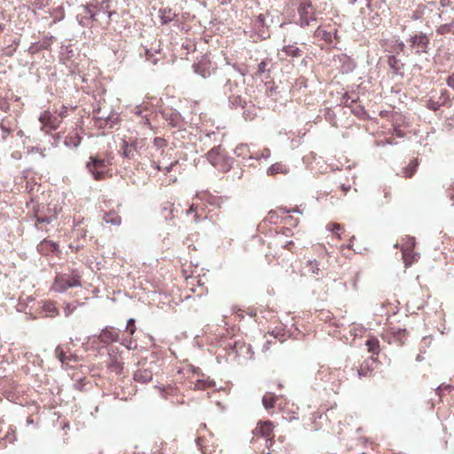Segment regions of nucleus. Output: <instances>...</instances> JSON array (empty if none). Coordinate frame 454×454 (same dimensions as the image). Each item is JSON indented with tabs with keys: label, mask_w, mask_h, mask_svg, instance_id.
Instances as JSON below:
<instances>
[{
	"label": "nucleus",
	"mask_w": 454,
	"mask_h": 454,
	"mask_svg": "<svg viewBox=\"0 0 454 454\" xmlns=\"http://www.w3.org/2000/svg\"><path fill=\"white\" fill-rule=\"evenodd\" d=\"M176 18V13L171 9H160V19L161 24H168Z\"/></svg>",
	"instance_id": "nucleus-22"
},
{
	"label": "nucleus",
	"mask_w": 454,
	"mask_h": 454,
	"mask_svg": "<svg viewBox=\"0 0 454 454\" xmlns=\"http://www.w3.org/2000/svg\"><path fill=\"white\" fill-rule=\"evenodd\" d=\"M245 72L235 65L216 74L215 81L222 86L223 93L227 97L230 106L245 107L244 98Z\"/></svg>",
	"instance_id": "nucleus-1"
},
{
	"label": "nucleus",
	"mask_w": 454,
	"mask_h": 454,
	"mask_svg": "<svg viewBox=\"0 0 454 454\" xmlns=\"http://www.w3.org/2000/svg\"><path fill=\"white\" fill-rule=\"evenodd\" d=\"M398 46L400 47V49L403 51V48H404V43L403 42H401Z\"/></svg>",
	"instance_id": "nucleus-62"
},
{
	"label": "nucleus",
	"mask_w": 454,
	"mask_h": 454,
	"mask_svg": "<svg viewBox=\"0 0 454 454\" xmlns=\"http://www.w3.org/2000/svg\"><path fill=\"white\" fill-rule=\"evenodd\" d=\"M314 264H315V265H313V264L311 263V271H312V273H313V274L317 275V274H319V270H319V268H318V266H317V262H315V263H314Z\"/></svg>",
	"instance_id": "nucleus-51"
},
{
	"label": "nucleus",
	"mask_w": 454,
	"mask_h": 454,
	"mask_svg": "<svg viewBox=\"0 0 454 454\" xmlns=\"http://www.w3.org/2000/svg\"><path fill=\"white\" fill-rule=\"evenodd\" d=\"M67 107L63 106L61 111L59 112V116L61 118H63V117H65L67 115Z\"/></svg>",
	"instance_id": "nucleus-52"
},
{
	"label": "nucleus",
	"mask_w": 454,
	"mask_h": 454,
	"mask_svg": "<svg viewBox=\"0 0 454 454\" xmlns=\"http://www.w3.org/2000/svg\"><path fill=\"white\" fill-rule=\"evenodd\" d=\"M153 54L150 51V50L146 49L145 50V57H146V59L149 60V61H152L154 65L157 63V60L156 59H152Z\"/></svg>",
	"instance_id": "nucleus-49"
},
{
	"label": "nucleus",
	"mask_w": 454,
	"mask_h": 454,
	"mask_svg": "<svg viewBox=\"0 0 454 454\" xmlns=\"http://www.w3.org/2000/svg\"><path fill=\"white\" fill-rule=\"evenodd\" d=\"M406 331L404 329H400L398 330V332L396 333V335L398 338H402V336H403L405 334Z\"/></svg>",
	"instance_id": "nucleus-53"
},
{
	"label": "nucleus",
	"mask_w": 454,
	"mask_h": 454,
	"mask_svg": "<svg viewBox=\"0 0 454 454\" xmlns=\"http://www.w3.org/2000/svg\"><path fill=\"white\" fill-rule=\"evenodd\" d=\"M366 346L370 352L373 354L379 352V341L377 339H369L366 340Z\"/></svg>",
	"instance_id": "nucleus-32"
},
{
	"label": "nucleus",
	"mask_w": 454,
	"mask_h": 454,
	"mask_svg": "<svg viewBox=\"0 0 454 454\" xmlns=\"http://www.w3.org/2000/svg\"><path fill=\"white\" fill-rule=\"evenodd\" d=\"M1 129L4 133L3 138L5 139L6 137L11 133V129L5 127L3 123L0 125Z\"/></svg>",
	"instance_id": "nucleus-50"
},
{
	"label": "nucleus",
	"mask_w": 454,
	"mask_h": 454,
	"mask_svg": "<svg viewBox=\"0 0 454 454\" xmlns=\"http://www.w3.org/2000/svg\"><path fill=\"white\" fill-rule=\"evenodd\" d=\"M37 250L43 255H59L60 254L59 245L45 239L37 245Z\"/></svg>",
	"instance_id": "nucleus-11"
},
{
	"label": "nucleus",
	"mask_w": 454,
	"mask_h": 454,
	"mask_svg": "<svg viewBox=\"0 0 454 454\" xmlns=\"http://www.w3.org/2000/svg\"><path fill=\"white\" fill-rule=\"evenodd\" d=\"M270 64V60H269V59H264V60L261 61L258 64L257 74L262 75V74H264L266 72H270V67H269Z\"/></svg>",
	"instance_id": "nucleus-30"
},
{
	"label": "nucleus",
	"mask_w": 454,
	"mask_h": 454,
	"mask_svg": "<svg viewBox=\"0 0 454 454\" xmlns=\"http://www.w3.org/2000/svg\"><path fill=\"white\" fill-rule=\"evenodd\" d=\"M349 189H350V186H349V185H345V184H342V185H341V190H342L345 193H347V192L349 191Z\"/></svg>",
	"instance_id": "nucleus-55"
},
{
	"label": "nucleus",
	"mask_w": 454,
	"mask_h": 454,
	"mask_svg": "<svg viewBox=\"0 0 454 454\" xmlns=\"http://www.w3.org/2000/svg\"><path fill=\"white\" fill-rule=\"evenodd\" d=\"M72 360L76 361V356L71 354V355L67 356V361H72Z\"/></svg>",
	"instance_id": "nucleus-56"
},
{
	"label": "nucleus",
	"mask_w": 454,
	"mask_h": 454,
	"mask_svg": "<svg viewBox=\"0 0 454 454\" xmlns=\"http://www.w3.org/2000/svg\"><path fill=\"white\" fill-rule=\"evenodd\" d=\"M80 143H81V137L77 134H74V136L67 137L65 140V144L67 146L77 147L80 145Z\"/></svg>",
	"instance_id": "nucleus-29"
},
{
	"label": "nucleus",
	"mask_w": 454,
	"mask_h": 454,
	"mask_svg": "<svg viewBox=\"0 0 454 454\" xmlns=\"http://www.w3.org/2000/svg\"><path fill=\"white\" fill-rule=\"evenodd\" d=\"M95 124L99 129H106L113 128L115 120H117V116L115 114L112 113L111 114L106 115L105 114H101V109L95 111Z\"/></svg>",
	"instance_id": "nucleus-9"
},
{
	"label": "nucleus",
	"mask_w": 454,
	"mask_h": 454,
	"mask_svg": "<svg viewBox=\"0 0 454 454\" xmlns=\"http://www.w3.org/2000/svg\"><path fill=\"white\" fill-rule=\"evenodd\" d=\"M193 213V222L199 223L201 220V216L198 212V207L192 204L187 210L186 215H189L190 214Z\"/></svg>",
	"instance_id": "nucleus-33"
},
{
	"label": "nucleus",
	"mask_w": 454,
	"mask_h": 454,
	"mask_svg": "<svg viewBox=\"0 0 454 454\" xmlns=\"http://www.w3.org/2000/svg\"><path fill=\"white\" fill-rule=\"evenodd\" d=\"M408 43L411 48L415 50L417 54L427 53L428 51L429 38L424 33L411 35Z\"/></svg>",
	"instance_id": "nucleus-8"
},
{
	"label": "nucleus",
	"mask_w": 454,
	"mask_h": 454,
	"mask_svg": "<svg viewBox=\"0 0 454 454\" xmlns=\"http://www.w3.org/2000/svg\"><path fill=\"white\" fill-rule=\"evenodd\" d=\"M350 108L351 112L357 117L363 118L366 114L364 108L360 105L354 104Z\"/></svg>",
	"instance_id": "nucleus-34"
},
{
	"label": "nucleus",
	"mask_w": 454,
	"mask_h": 454,
	"mask_svg": "<svg viewBox=\"0 0 454 454\" xmlns=\"http://www.w3.org/2000/svg\"><path fill=\"white\" fill-rule=\"evenodd\" d=\"M126 330L129 332L131 335H133L137 330L135 325V319L129 318L127 322Z\"/></svg>",
	"instance_id": "nucleus-43"
},
{
	"label": "nucleus",
	"mask_w": 454,
	"mask_h": 454,
	"mask_svg": "<svg viewBox=\"0 0 454 454\" xmlns=\"http://www.w3.org/2000/svg\"><path fill=\"white\" fill-rule=\"evenodd\" d=\"M270 149L264 148L260 154L256 153L254 155H253V154L249 155V159H255V160L268 159V158H270Z\"/></svg>",
	"instance_id": "nucleus-38"
},
{
	"label": "nucleus",
	"mask_w": 454,
	"mask_h": 454,
	"mask_svg": "<svg viewBox=\"0 0 454 454\" xmlns=\"http://www.w3.org/2000/svg\"><path fill=\"white\" fill-rule=\"evenodd\" d=\"M329 231H337L342 229V227L339 223H329L326 226Z\"/></svg>",
	"instance_id": "nucleus-47"
},
{
	"label": "nucleus",
	"mask_w": 454,
	"mask_h": 454,
	"mask_svg": "<svg viewBox=\"0 0 454 454\" xmlns=\"http://www.w3.org/2000/svg\"><path fill=\"white\" fill-rule=\"evenodd\" d=\"M81 281L78 276L59 275L56 277L54 289L63 293L70 287L80 286Z\"/></svg>",
	"instance_id": "nucleus-7"
},
{
	"label": "nucleus",
	"mask_w": 454,
	"mask_h": 454,
	"mask_svg": "<svg viewBox=\"0 0 454 454\" xmlns=\"http://www.w3.org/2000/svg\"><path fill=\"white\" fill-rule=\"evenodd\" d=\"M249 149L247 145H240L236 147L235 153L238 157H245Z\"/></svg>",
	"instance_id": "nucleus-40"
},
{
	"label": "nucleus",
	"mask_w": 454,
	"mask_h": 454,
	"mask_svg": "<svg viewBox=\"0 0 454 454\" xmlns=\"http://www.w3.org/2000/svg\"><path fill=\"white\" fill-rule=\"evenodd\" d=\"M153 166H154V167H155V168H156L157 170H159V171L161 169V168H160V166L159 165V163L153 162Z\"/></svg>",
	"instance_id": "nucleus-59"
},
{
	"label": "nucleus",
	"mask_w": 454,
	"mask_h": 454,
	"mask_svg": "<svg viewBox=\"0 0 454 454\" xmlns=\"http://www.w3.org/2000/svg\"><path fill=\"white\" fill-rule=\"evenodd\" d=\"M172 168H173V164H170L169 166L166 167V168H165V171H166V173L170 172V171H171V169H172Z\"/></svg>",
	"instance_id": "nucleus-57"
},
{
	"label": "nucleus",
	"mask_w": 454,
	"mask_h": 454,
	"mask_svg": "<svg viewBox=\"0 0 454 454\" xmlns=\"http://www.w3.org/2000/svg\"><path fill=\"white\" fill-rule=\"evenodd\" d=\"M194 72L200 74L203 78H207L210 75V72L205 69L201 64L193 65Z\"/></svg>",
	"instance_id": "nucleus-36"
},
{
	"label": "nucleus",
	"mask_w": 454,
	"mask_h": 454,
	"mask_svg": "<svg viewBox=\"0 0 454 454\" xmlns=\"http://www.w3.org/2000/svg\"><path fill=\"white\" fill-rule=\"evenodd\" d=\"M163 115L166 121L173 127L182 128L184 125V120L178 112L170 111L169 113L163 114Z\"/></svg>",
	"instance_id": "nucleus-15"
},
{
	"label": "nucleus",
	"mask_w": 454,
	"mask_h": 454,
	"mask_svg": "<svg viewBox=\"0 0 454 454\" xmlns=\"http://www.w3.org/2000/svg\"><path fill=\"white\" fill-rule=\"evenodd\" d=\"M395 132H396V135L398 137H403V134L400 130H396Z\"/></svg>",
	"instance_id": "nucleus-63"
},
{
	"label": "nucleus",
	"mask_w": 454,
	"mask_h": 454,
	"mask_svg": "<svg viewBox=\"0 0 454 454\" xmlns=\"http://www.w3.org/2000/svg\"><path fill=\"white\" fill-rule=\"evenodd\" d=\"M388 66L392 72L396 75H403V62L397 59L395 56L392 55L388 57L387 60Z\"/></svg>",
	"instance_id": "nucleus-17"
},
{
	"label": "nucleus",
	"mask_w": 454,
	"mask_h": 454,
	"mask_svg": "<svg viewBox=\"0 0 454 454\" xmlns=\"http://www.w3.org/2000/svg\"><path fill=\"white\" fill-rule=\"evenodd\" d=\"M282 51L286 53V56L293 58H299L302 54V51L298 48L295 44L286 45L282 48Z\"/></svg>",
	"instance_id": "nucleus-21"
},
{
	"label": "nucleus",
	"mask_w": 454,
	"mask_h": 454,
	"mask_svg": "<svg viewBox=\"0 0 454 454\" xmlns=\"http://www.w3.org/2000/svg\"><path fill=\"white\" fill-rule=\"evenodd\" d=\"M272 23V19L268 20V14H259L254 21V27L257 30L258 34L263 37L267 38L269 35L267 34L265 28H268Z\"/></svg>",
	"instance_id": "nucleus-10"
},
{
	"label": "nucleus",
	"mask_w": 454,
	"mask_h": 454,
	"mask_svg": "<svg viewBox=\"0 0 454 454\" xmlns=\"http://www.w3.org/2000/svg\"><path fill=\"white\" fill-rule=\"evenodd\" d=\"M35 226L37 230L47 231L46 226L57 221L58 208L56 206H41L34 210Z\"/></svg>",
	"instance_id": "nucleus-2"
},
{
	"label": "nucleus",
	"mask_w": 454,
	"mask_h": 454,
	"mask_svg": "<svg viewBox=\"0 0 454 454\" xmlns=\"http://www.w3.org/2000/svg\"><path fill=\"white\" fill-rule=\"evenodd\" d=\"M108 369L116 374H121L123 367L121 362H119L116 358H113L108 364Z\"/></svg>",
	"instance_id": "nucleus-27"
},
{
	"label": "nucleus",
	"mask_w": 454,
	"mask_h": 454,
	"mask_svg": "<svg viewBox=\"0 0 454 454\" xmlns=\"http://www.w3.org/2000/svg\"><path fill=\"white\" fill-rule=\"evenodd\" d=\"M153 145L157 149H163L165 146H167V141L162 137H154Z\"/></svg>",
	"instance_id": "nucleus-41"
},
{
	"label": "nucleus",
	"mask_w": 454,
	"mask_h": 454,
	"mask_svg": "<svg viewBox=\"0 0 454 454\" xmlns=\"http://www.w3.org/2000/svg\"><path fill=\"white\" fill-rule=\"evenodd\" d=\"M98 340L105 344L116 342L119 340V334L114 329L106 327L101 331Z\"/></svg>",
	"instance_id": "nucleus-13"
},
{
	"label": "nucleus",
	"mask_w": 454,
	"mask_h": 454,
	"mask_svg": "<svg viewBox=\"0 0 454 454\" xmlns=\"http://www.w3.org/2000/svg\"><path fill=\"white\" fill-rule=\"evenodd\" d=\"M55 355L63 364L67 362V356L60 347L56 348Z\"/></svg>",
	"instance_id": "nucleus-37"
},
{
	"label": "nucleus",
	"mask_w": 454,
	"mask_h": 454,
	"mask_svg": "<svg viewBox=\"0 0 454 454\" xmlns=\"http://www.w3.org/2000/svg\"><path fill=\"white\" fill-rule=\"evenodd\" d=\"M39 121L43 124L41 129L49 133L51 130H55L58 129L57 119L52 118L51 114L49 112H44L39 117Z\"/></svg>",
	"instance_id": "nucleus-12"
},
{
	"label": "nucleus",
	"mask_w": 454,
	"mask_h": 454,
	"mask_svg": "<svg viewBox=\"0 0 454 454\" xmlns=\"http://www.w3.org/2000/svg\"><path fill=\"white\" fill-rule=\"evenodd\" d=\"M96 8H97L96 12H99V17H101L102 15H106V19H107V22H109L114 12L108 11V8H109L108 2H102V4Z\"/></svg>",
	"instance_id": "nucleus-24"
},
{
	"label": "nucleus",
	"mask_w": 454,
	"mask_h": 454,
	"mask_svg": "<svg viewBox=\"0 0 454 454\" xmlns=\"http://www.w3.org/2000/svg\"><path fill=\"white\" fill-rule=\"evenodd\" d=\"M42 309H43V311L45 313L46 317H55L57 315H59V310L53 301H43Z\"/></svg>",
	"instance_id": "nucleus-20"
},
{
	"label": "nucleus",
	"mask_w": 454,
	"mask_h": 454,
	"mask_svg": "<svg viewBox=\"0 0 454 454\" xmlns=\"http://www.w3.org/2000/svg\"><path fill=\"white\" fill-rule=\"evenodd\" d=\"M376 361L373 357H370L363 362L360 368L357 370L359 377H369L372 375L375 369Z\"/></svg>",
	"instance_id": "nucleus-14"
},
{
	"label": "nucleus",
	"mask_w": 454,
	"mask_h": 454,
	"mask_svg": "<svg viewBox=\"0 0 454 454\" xmlns=\"http://www.w3.org/2000/svg\"><path fill=\"white\" fill-rule=\"evenodd\" d=\"M273 427V424L270 420L259 421L254 431L259 432L263 437H268L271 434Z\"/></svg>",
	"instance_id": "nucleus-18"
},
{
	"label": "nucleus",
	"mask_w": 454,
	"mask_h": 454,
	"mask_svg": "<svg viewBox=\"0 0 454 454\" xmlns=\"http://www.w3.org/2000/svg\"><path fill=\"white\" fill-rule=\"evenodd\" d=\"M83 12L85 15H88V20H97L99 17V12L92 11L90 6H83Z\"/></svg>",
	"instance_id": "nucleus-35"
},
{
	"label": "nucleus",
	"mask_w": 454,
	"mask_h": 454,
	"mask_svg": "<svg viewBox=\"0 0 454 454\" xmlns=\"http://www.w3.org/2000/svg\"><path fill=\"white\" fill-rule=\"evenodd\" d=\"M121 344L126 347L129 350H134L137 348V344L136 340L132 339H125L122 340Z\"/></svg>",
	"instance_id": "nucleus-39"
},
{
	"label": "nucleus",
	"mask_w": 454,
	"mask_h": 454,
	"mask_svg": "<svg viewBox=\"0 0 454 454\" xmlns=\"http://www.w3.org/2000/svg\"><path fill=\"white\" fill-rule=\"evenodd\" d=\"M422 359H423V357L420 355L417 356V358H416L417 361L419 362V361H422Z\"/></svg>",
	"instance_id": "nucleus-64"
},
{
	"label": "nucleus",
	"mask_w": 454,
	"mask_h": 454,
	"mask_svg": "<svg viewBox=\"0 0 454 454\" xmlns=\"http://www.w3.org/2000/svg\"><path fill=\"white\" fill-rule=\"evenodd\" d=\"M134 380L140 383H147L153 380V372L148 369H139L133 376Z\"/></svg>",
	"instance_id": "nucleus-16"
},
{
	"label": "nucleus",
	"mask_w": 454,
	"mask_h": 454,
	"mask_svg": "<svg viewBox=\"0 0 454 454\" xmlns=\"http://www.w3.org/2000/svg\"><path fill=\"white\" fill-rule=\"evenodd\" d=\"M28 51L32 53H34L35 51V50L34 49V44L32 46L29 47Z\"/></svg>",
	"instance_id": "nucleus-61"
},
{
	"label": "nucleus",
	"mask_w": 454,
	"mask_h": 454,
	"mask_svg": "<svg viewBox=\"0 0 454 454\" xmlns=\"http://www.w3.org/2000/svg\"><path fill=\"white\" fill-rule=\"evenodd\" d=\"M144 147V139H130L129 141L123 140L121 146L120 154L123 159L129 161L131 160L137 166H138V157L141 155Z\"/></svg>",
	"instance_id": "nucleus-5"
},
{
	"label": "nucleus",
	"mask_w": 454,
	"mask_h": 454,
	"mask_svg": "<svg viewBox=\"0 0 454 454\" xmlns=\"http://www.w3.org/2000/svg\"><path fill=\"white\" fill-rule=\"evenodd\" d=\"M286 213H290V212H297V213H301V211L298 209V208H294L292 210L288 209L286 211Z\"/></svg>",
	"instance_id": "nucleus-58"
},
{
	"label": "nucleus",
	"mask_w": 454,
	"mask_h": 454,
	"mask_svg": "<svg viewBox=\"0 0 454 454\" xmlns=\"http://www.w3.org/2000/svg\"><path fill=\"white\" fill-rule=\"evenodd\" d=\"M111 163L105 159L90 156V160L86 164V168L93 176V178L98 181L104 178L107 167Z\"/></svg>",
	"instance_id": "nucleus-6"
},
{
	"label": "nucleus",
	"mask_w": 454,
	"mask_h": 454,
	"mask_svg": "<svg viewBox=\"0 0 454 454\" xmlns=\"http://www.w3.org/2000/svg\"><path fill=\"white\" fill-rule=\"evenodd\" d=\"M450 0H441L440 1L441 5L443 6V7L450 5Z\"/></svg>",
	"instance_id": "nucleus-54"
},
{
	"label": "nucleus",
	"mask_w": 454,
	"mask_h": 454,
	"mask_svg": "<svg viewBox=\"0 0 454 454\" xmlns=\"http://www.w3.org/2000/svg\"><path fill=\"white\" fill-rule=\"evenodd\" d=\"M298 20L295 24L301 27L310 26L317 20L316 8L310 0H296Z\"/></svg>",
	"instance_id": "nucleus-3"
},
{
	"label": "nucleus",
	"mask_w": 454,
	"mask_h": 454,
	"mask_svg": "<svg viewBox=\"0 0 454 454\" xmlns=\"http://www.w3.org/2000/svg\"><path fill=\"white\" fill-rule=\"evenodd\" d=\"M76 20H77L79 25H81L82 27H90V24L87 22L88 19L86 18V16L78 14L76 16Z\"/></svg>",
	"instance_id": "nucleus-46"
},
{
	"label": "nucleus",
	"mask_w": 454,
	"mask_h": 454,
	"mask_svg": "<svg viewBox=\"0 0 454 454\" xmlns=\"http://www.w3.org/2000/svg\"><path fill=\"white\" fill-rule=\"evenodd\" d=\"M441 106L439 101L435 99V95L432 94L427 101V107L432 111H437Z\"/></svg>",
	"instance_id": "nucleus-28"
},
{
	"label": "nucleus",
	"mask_w": 454,
	"mask_h": 454,
	"mask_svg": "<svg viewBox=\"0 0 454 454\" xmlns=\"http://www.w3.org/2000/svg\"><path fill=\"white\" fill-rule=\"evenodd\" d=\"M5 26L4 24H0V34L4 30Z\"/></svg>",
	"instance_id": "nucleus-60"
},
{
	"label": "nucleus",
	"mask_w": 454,
	"mask_h": 454,
	"mask_svg": "<svg viewBox=\"0 0 454 454\" xmlns=\"http://www.w3.org/2000/svg\"><path fill=\"white\" fill-rule=\"evenodd\" d=\"M357 98H351V97H350V96H348V95H345V96L343 97V103H344V105H345L346 106H348V107H349V108H350V107H352V106H353L354 104H356V102Z\"/></svg>",
	"instance_id": "nucleus-44"
},
{
	"label": "nucleus",
	"mask_w": 454,
	"mask_h": 454,
	"mask_svg": "<svg viewBox=\"0 0 454 454\" xmlns=\"http://www.w3.org/2000/svg\"><path fill=\"white\" fill-rule=\"evenodd\" d=\"M447 85L454 90V73H452L448 78H447Z\"/></svg>",
	"instance_id": "nucleus-48"
},
{
	"label": "nucleus",
	"mask_w": 454,
	"mask_h": 454,
	"mask_svg": "<svg viewBox=\"0 0 454 454\" xmlns=\"http://www.w3.org/2000/svg\"><path fill=\"white\" fill-rule=\"evenodd\" d=\"M452 27V23L450 24H444L437 27L436 32L439 35H444L450 31V28Z\"/></svg>",
	"instance_id": "nucleus-42"
},
{
	"label": "nucleus",
	"mask_w": 454,
	"mask_h": 454,
	"mask_svg": "<svg viewBox=\"0 0 454 454\" xmlns=\"http://www.w3.org/2000/svg\"><path fill=\"white\" fill-rule=\"evenodd\" d=\"M206 156L207 160L222 172H228L233 164V158L227 156L221 145L213 147Z\"/></svg>",
	"instance_id": "nucleus-4"
},
{
	"label": "nucleus",
	"mask_w": 454,
	"mask_h": 454,
	"mask_svg": "<svg viewBox=\"0 0 454 454\" xmlns=\"http://www.w3.org/2000/svg\"><path fill=\"white\" fill-rule=\"evenodd\" d=\"M277 396L272 393H266L262 397V405L266 410L271 409L275 406Z\"/></svg>",
	"instance_id": "nucleus-23"
},
{
	"label": "nucleus",
	"mask_w": 454,
	"mask_h": 454,
	"mask_svg": "<svg viewBox=\"0 0 454 454\" xmlns=\"http://www.w3.org/2000/svg\"><path fill=\"white\" fill-rule=\"evenodd\" d=\"M437 100L441 106H446L450 103V96L447 90H441Z\"/></svg>",
	"instance_id": "nucleus-31"
},
{
	"label": "nucleus",
	"mask_w": 454,
	"mask_h": 454,
	"mask_svg": "<svg viewBox=\"0 0 454 454\" xmlns=\"http://www.w3.org/2000/svg\"><path fill=\"white\" fill-rule=\"evenodd\" d=\"M76 309V306L72 303H67L64 308V314L66 317H69L74 310Z\"/></svg>",
	"instance_id": "nucleus-45"
},
{
	"label": "nucleus",
	"mask_w": 454,
	"mask_h": 454,
	"mask_svg": "<svg viewBox=\"0 0 454 454\" xmlns=\"http://www.w3.org/2000/svg\"><path fill=\"white\" fill-rule=\"evenodd\" d=\"M103 219L106 223H111L112 225H120L121 223V217L112 212L106 213Z\"/></svg>",
	"instance_id": "nucleus-25"
},
{
	"label": "nucleus",
	"mask_w": 454,
	"mask_h": 454,
	"mask_svg": "<svg viewBox=\"0 0 454 454\" xmlns=\"http://www.w3.org/2000/svg\"><path fill=\"white\" fill-rule=\"evenodd\" d=\"M289 171V168L286 165L283 164L282 162H277L272 164L268 169L267 174L269 176H274L276 174H287Z\"/></svg>",
	"instance_id": "nucleus-19"
},
{
	"label": "nucleus",
	"mask_w": 454,
	"mask_h": 454,
	"mask_svg": "<svg viewBox=\"0 0 454 454\" xmlns=\"http://www.w3.org/2000/svg\"><path fill=\"white\" fill-rule=\"evenodd\" d=\"M418 166H419L418 160H411L409 163V165L403 168L404 176L407 178L411 177L413 176V174L416 172Z\"/></svg>",
	"instance_id": "nucleus-26"
}]
</instances>
